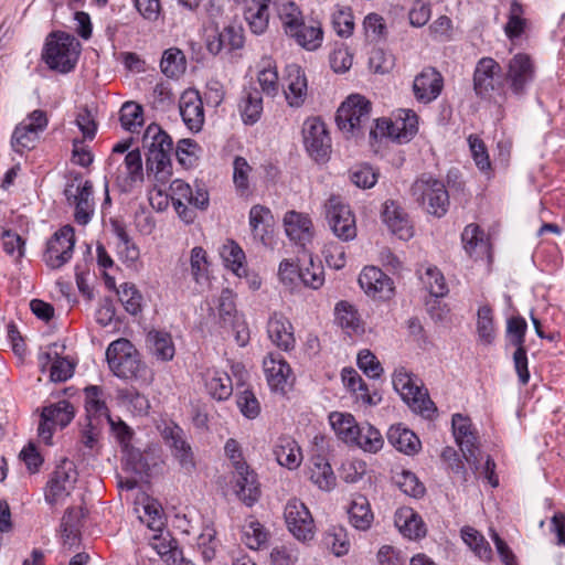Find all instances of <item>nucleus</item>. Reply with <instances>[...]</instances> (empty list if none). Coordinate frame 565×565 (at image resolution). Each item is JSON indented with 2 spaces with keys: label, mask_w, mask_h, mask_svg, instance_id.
<instances>
[{
  "label": "nucleus",
  "mask_w": 565,
  "mask_h": 565,
  "mask_svg": "<svg viewBox=\"0 0 565 565\" xmlns=\"http://www.w3.org/2000/svg\"><path fill=\"white\" fill-rule=\"evenodd\" d=\"M224 450L234 468L233 483L236 495L244 504L253 507L262 493L256 473L243 460L239 444L235 439H228Z\"/></svg>",
  "instance_id": "obj_1"
},
{
  "label": "nucleus",
  "mask_w": 565,
  "mask_h": 565,
  "mask_svg": "<svg viewBox=\"0 0 565 565\" xmlns=\"http://www.w3.org/2000/svg\"><path fill=\"white\" fill-rule=\"evenodd\" d=\"M79 42L65 32H54L46 39L42 57L46 65L60 73L71 72L78 60Z\"/></svg>",
  "instance_id": "obj_2"
},
{
  "label": "nucleus",
  "mask_w": 565,
  "mask_h": 565,
  "mask_svg": "<svg viewBox=\"0 0 565 565\" xmlns=\"http://www.w3.org/2000/svg\"><path fill=\"white\" fill-rule=\"evenodd\" d=\"M411 192L427 213L436 217H441L447 213L449 194L441 180L431 174H422L412 184Z\"/></svg>",
  "instance_id": "obj_3"
},
{
  "label": "nucleus",
  "mask_w": 565,
  "mask_h": 565,
  "mask_svg": "<svg viewBox=\"0 0 565 565\" xmlns=\"http://www.w3.org/2000/svg\"><path fill=\"white\" fill-rule=\"evenodd\" d=\"M109 369L120 379H137L145 374L146 365L132 343L127 339L113 341L106 350Z\"/></svg>",
  "instance_id": "obj_4"
},
{
  "label": "nucleus",
  "mask_w": 565,
  "mask_h": 565,
  "mask_svg": "<svg viewBox=\"0 0 565 565\" xmlns=\"http://www.w3.org/2000/svg\"><path fill=\"white\" fill-rule=\"evenodd\" d=\"M371 103L361 95L349 96L337 111L338 127L352 137L362 135L371 118Z\"/></svg>",
  "instance_id": "obj_5"
},
{
  "label": "nucleus",
  "mask_w": 565,
  "mask_h": 565,
  "mask_svg": "<svg viewBox=\"0 0 565 565\" xmlns=\"http://www.w3.org/2000/svg\"><path fill=\"white\" fill-rule=\"evenodd\" d=\"M324 206L326 217L333 234L344 242L355 238V217L350 206L335 195H332Z\"/></svg>",
  "instance_id": "obj_6"
},
{
  "label": "nucleus",
  "mask_w": 565,
  "mask_h": 565,
  "mask_svg": "<svg viewBox=\"0 0 565 565\" xmlns=\"http://www.w3.org/2000/svg\"><path fill=\"white\" fill-rule=\"evenodd\" d=\"M394 390L401 395L403 401L407 403L415 412L420 413L425 417L436 411L434 403L427 397L426 393L416 385L411 374L405 369L395 370L392 380Z\"/></svg>",
  "instance_id": "obj_7"
},
{
  "label": "nucleus",
  "mask_w": 565,
  "mask_h": 565,
  "mask_svg": "<svg viewBox=\"0 0 565 565\" xmlns=\"http://www.w3.org/2000/svg\"><path fill=\"white\" fill-rule=\"evenodd\" d=\"M75 417L74 406L66 399L43 407L39 425V437L47 445L51 444L56 427H66Z\"/></svg>",
  "instance_id": "obj_8"
},
{
  "label": "nucleus",
  "mask_w": 565,
  "mask_h": 565,
  "mask_svg": "<svg viewBox=\"0 0 565 565\" xmlns=\"http://www.w3.org/2000/svg\"><path fill=\"white\" fill-rule=\"evenodd\" d=\"M284 516L289 532L302 542L315 536V522L309 509L300 500L289 499L285 505Z\"/></svg>",
  "instance_id": "obj_9"
},
{
  "label": "nucleus",
  "mask_w": 565,
  "mask_h": 565,
  "mask_svg": "<svg viewBox=\"0 0 565 565\" xmlns=\"http://www.w3.org/2000/svg\"><path fill=\"white\" fill-rule=\"evenodd\" d=\"M303 143L311 158L324 161L331 151V138L324 122L317 117L309 118L302 127Z\"/></svg>",
  "instance_id": "obj_10"
},
{
  "label": "nucleus",
  "mask_w": 565,
  "mask_h": 565,
  "mask_svg": "<svg viewBox=\"0 0 565 565\" xmlns=\"http://www.w3.org/2000/svg\"><path fill=\"white\" fill-rule=\"evenodd\" d=\"M77 480V471L72 461L64 459L53 471L45 491V500L55 504L70 495Z\"/></svg>",
  "instance_id": "obj_11"
},
{
  "label": "nucleus",
  "mask_w": 565,
  "mask_h": 565,
  "mask_svg": "<svg viewBox=\"0 0 565 565\" xmlns=\"http://www.w3.org/2000/svg\"><path fill=\"white\" fill-rule=\"evenodd\" d=\"M75 245L74 231L71 226L60 228L50 238L44 253L45 264L52 268H61L73 255Z\"/></svg>",
  "instance_id": "obj_12"
},
{
  "label": "nucleus",
  "mask_w": 565,
  "mask_h": 565,
  "mask_svg": "<svg viewBox=\"0 0 565 565\" xmlns=\"http://www.w3.org/2000/svg\"><path fill=\"white\" fill-rule=\"evenodd\" d=\"M535 68L529 55L519 53L508 63L504 82L513 94L523 95L527 86L533 82Z\"/></svg>",
  "instance_id": "obj_13"
},
{
  "label": "nucleus",
  "mask_w": 565,
  "mask_h": 565,
  "mask_svg": "<svg viewBox=\"0 0 565 565\" xmlns=\"http://www.w3.org/2000/svg\"><path fill=\"white\" fill-rule=\"evenodd\" d=\"M452 431L467 463L478 470V437L470 419L461 414L452 415Z\"/></svg>",
  "instance_id": "obj_14"
},
{
  "label": "nucleus",
  "mask_w": 565,
  "mask_h": 565,
  "mask_svg": "<svg viewBox=\"0 0 565 565\" xmlns=\"http://www.w3.org/2000/svg\"><path fill=\"white\" fill-rule=\"evenodd\" d=\"M161 434L180 466L184 470L191 471L194 468V458L185 431L179 425L170 423L164 426Z\"/></svg>",
  "instance_id": "obj_15"
},
{
  "label": "nucleus",
  "mask_w": 565,
  "mask_h": 565,
  "mask_svg": "<svg viewBox=\"0 0 565 565\" xmlns=\"http://www.w3.org/2000/svg\"><path fill=\"white\" fill-rule=\"evenodd\" d=\"M359 284L364 292L374 299L387 300L394 292L392 279L374 266L365 267L361 271Z\"/></svg>",
  "instance_id": "obj_16"
},
{
  "label": "nucleus",
  "mask_w": 565,
  "mask_h": 565,
  "mask_svg": "<svg viewBox=\"0 0 565 565\" xmlns=\"http://www.w3.org/2000/svg\"><path fill=\"white\" fill-rule=\"evenodd\" d=\"M284 94L290 107L298 108L303 105L308 95V83L303 70L297 64H289L285 68Z\"/></svg>",
  "instance_id": "obj_17"
},
{
  "label": "nucleus",
  "mask_w": 565,
  "mask_h": 565,
  "mask_svg": "<svg viewBox=\"0 0 565 565\" xmlns=\"http://www.w3.org/2000/svg\"><path fill=\"white\" fill-rule=\"evenodd\" d=\"M243 44V29L232 24L224 26L222 30L215 29L206 39V49L213 55L222 52L231 53L234 50L241 49Z\"/></svg>",
  "instance_id": "obj_18"
},
{
  "label": "nucleus",
  "mask_w": 565,
  "mask_h": 565,
  "mask_svg": "<svg viewBox=\"0 0 565 565\" xmlns=\"http://www.w3.org/2000/svg\"><path fill=\"white\" fill-rule=\"evenodd\" d=\"M500 65L491 57L481 58L475 70L473 87L479 96H488L500 87Z\"/></svg>",
  "instance_id": "obj_19"
},
{
  "label": "nucleus",
  "mask_w": 565,
  "mask_h": 565,
  "mask_svg": "<svg viewBox=\"0 0 565 565\" xmlns=\"http://www.w3.org/2000/svg\"><path fill=\"white\" fill-rule=\"evenodd\" d=\"M381 216L388 230L399 239L408 241L413 237L414 228L408 215L395 201L384 202Z\"/></svg>",
  "instance_id": "obj_20"
},
{
  "label": "nucleus",
  "mask_w": 565,
  "mask_h": 565,
  "mask_svg": "<svg viewBox=\"0 0 565 565\" xmlns=\"http://www.w3.org/2000/svg\"><path fill=\"white\" fill-rule=\"evenodd\" d=\"M443 88V77L433 67L424 68L414 79L413 92L415 98L423 104L435 100Z\"/></svg>",
  "instance_id": "obj_21"
},
{
  "label": "nucleus",
  "mask_w": 565,
  "mask_h": 565,
  "mask_svg": "<svg viewBox=\"0 0 565 565\" xmlns=\"http://www.w3.org/2000/svg\"><path fill=\"white\" fill-rule=\"evenodd\" d=\"M180 115L192 131H200L204 124L203 103L198 90H185L179 102Z\"/></svg>",
  "instance_id": "obj_22"
},
{
  "label": "nucleus",
  "mask_w": 565,
  "mask_h": 565,
  "mask_svg": "<svg viewBox=\"0 0 565 565\" xmlns=\"http://www.w3.org/2000/svg\"><path fill=\"white\" fill-rule=\"evenodd\" d=\"M171 152L166 150H150L146 153V169L148 175H153L157 181L158 193L162 194L172 175Z\"/></svg>",
  "instance_id": "obj_23"
},
{
  "label": "nucleus",
  "mask_w": 565,
  "mask_h": 565,
  "mask_svg": "<svg viewBox=\"0 0 565 565\" xmlns=\"http://www.w3.org/2000/svg\"><path fill=\"white\" fill-rule=\"evenodd\" d=\"M266 380L274 392L284 393L291 377V369L280 354H268L263 361Z\"/></svg>",
  "instance_id": "obj_24"
},
{
  "label": "nucleus",
  "mask_w": 565,
  "mask_h": 565,
  "mask_svg": "<svg viewBox=\"0 0 565 565\" xmlns=\"http://www.w3.org/2000/svg\"><path fill=\"white\" fill-rule=\"evenodd\" d=\"M167 194L170 195L172 205H174V203H188L201 210H205L209 205V193L205 189L196 188V190L193 191L190 184L180 179L170 183Z\"/></svg>",
  "instance_id": "obj_25"
},
{
  "label": "nucleus",
  "mask_w": 565,
  "mask_h": 565,
  "mask_svg": "<svg viewBox=\"0 0 565 565\" xmlns=\"http://www.w3.org/2000/svg\"><path fill=\"white\" fill-rule=\"evenodd\" d=\"M284 225L288 237L298 245L306 247L312 241V221L308 215L289 211L284 217Z\"/></svg>",
  "instance_id": "obj_26"
},
{
  "label": "nucleus",
  "mask_w": 565,
  "mask_h": 565,
  "mask_svg": "<svg viewBox=\"0 0 565 565\" xmlns=\"http://www.w3.org/2000/svg\"><path fill=\"white\" fill-rule=\"evenodd\" d=\"M466 253L476 259L490 257V244L484 233L477 224H468L461 234Z\"/></svg>",
  "instance_id": "obj_27"
},
{
  "label": "nucleus",
  "mask_w": 565,
  "mask_h": 565,
  "mask_svg": "<svg viewBox=\"0 0 565 565\" xmlns=\"http://www.w3.org/2000/svg\"><path fill=\"white\" fill-rule=\"evenodd\" d=\"M387 440L396 450L406 455H415L422 447L419 438L401 424L390 427Z\"/></svg>",
  "instance_id": "obj_28"
},
{
  "label": "nucleus",
  "mask_w": 565,
  "mask_h": 565,
  "mask_svg": "<svg viewBox=\"0 0 565 565\" xmlns=\"http://www.w3.org/2000/svg\"><path fill=\"white\" fill-rule=\"evenodd\" d=\"M291 323L281 315L274 313L267 324V333L273 343L284 350L294 348L295 338Z\"/></svg>",
  "instance_id": "obj_29"
},
{
  "label": "nucleus",
  "mask_w": 565,
  "mask_h": 565,
  "mask_svg": "<svg viewBox=\"0 0 565 565\" xmlns=\"http://www.w3.org/2000/svg\"><path fill=\"white\" fill-rule=\"evenodd\" d=\"M287 35L292 38L298 45L308 51L318 49L323 39L322 29L320 23L317 21H310L308 24L302 22L295 28L294 32H289Z\"/></svg>",
  "instance_id": "obj_30"
},
{
  "label": "nucleus",
  "mask_w": 565,
  "mask_h": 565,
  "mask_svg": "<svg viewBox=\"0 0 565 565\" xmlns=\"http://www.w3.org/2000/svg\"><path fill=\"white\" fill-rule=\"evenodd\" d=\"M309 478L320 490L330 491L335 487L334 472L328 460L321 456L311 458Z\"/></svg>",
  "instance_id": "obj_31"
},
{
  "label": "nucleus",
  "mask_w": 565,
  "mask_h": 565,
  "mask_svg": "<svg viewBox=\"0 0 565 565\" xmlns=\"http://www.w3.org/2000/svg\"><path fill=\"white\" fill-rule=\"evenodd\" d=\"M274 455L280 466L290 470L298 468L302 460L298 444L290 437H281L277 440Z\"/></svg>",
  "instance_id": "obj_32"
},
{
  "label": "nucleus",
  "mask_w": 565,
  "mask_h": 565,
  "mask_svg": "<svg viewBox=\"0 0 565 565\" xmlns=\"http://www.w3.org/2000/svg\"><path fill=\"white\" fill-rule=\"evenodd\" d=\"M146 344L150 353L160 361L173 359L175 349L170 333L159 330H151L146 338Z\"/></svg>",
  "instance_id": "obj_33"
},
{
  "label": "nucleus",
  "mask_w": 565,
  "mask_h": 565,
  "mask_svg": "<svg viewBox=\"0 0 565 565\" xmlns=\"http://www.w3.org/2000/svg\"><path fill=\"white\" fill-rule=\"evenodd\" d=\"M85 408L88 422H90V419H93L94 423L97 420L100 424H103L104 420L110 422V415L106 403L103 399V391L100 387L87 386L85 388Z\"/></svg>",
  "instance_id": "obj_34"
},
{
  "label": "nucleus",
  "mask_w": 565,
  "mask_h": 565,
  "mask_svg": "<svg viewBox=\"0 0 565 565\" xmlns=\"http://www.w3.org/2000/svg\"><path fill=\"white\" fill-rule=\"evenodd\" d=\"M399 532L409 540H418L426 535V526L422 518L412 509L401 510L395 520Z\"/></svg>",
  "instance_id": "obj_35"
},
{
  "label": "nucleus",
  "mask_w": 565,
  "mask_h": 565,
  "mask_svg": "<svg viewBox=\"0 0 565 565\" xmlns=\"http://www.w3.org/2000/svg\"><path fill=\"white\" fill-rule=\"evenodd\" d=\"M329 422L337 436L345 444H351L359 435V425L353 415L349 413L333 412L329 415Z\"/></svg>",
  "instance_id": "obj_36"
},
{
  "label": "nucleus",
  "mask_w": 565,
  "mask_h": 565,
  "mask_svg": "<svg viewBox=\"0 0 565 565\" xmlns=\"http://www.w3.org/2000/svg\"><path fill=\"white\" fill-rule=\"evenodd\" d=\"M273 215L268 207L254 205L249 211V226L255 239L266 244V236L270 232Z\"/></svg>",
  "instance_id": "obj_37"
},
{
  "label": "nucleus",
  "mask_w": 565,
  "mask_h": 565,
  "mask_svg": "<svg viewBox=\"0 0 565 565\" xmlns=\"http://www.w3.org/2000/svg\"><path fill=\"white\" fill-rule=\"evenodd\" d=\"M205 387L207 393L217 401L227 399L233 393L232 380L227 373L212 370L206 373Z\"/></svg>",
  "instance_id": "obj_38"
},
{
  "label": "nucleus",
  "mask_w": 565,
  "mask_h": 565,
  "mask_svg": "<svg viewBox=\"0 0 565 565\" xmlns=\"http://www.w3.org/2000/svg\"><path fill=\"white\" fill-rule=\"evenodd\" d=\"M239 111L242 120L246 125H254L259 120L263 113V98L256 88L244 92Z\"/></svg>",
  "instance_id": "obj_39"
},
{
  "label": "nucleus",
  "mask_w": 565,
  "mask_h": 565,
  "mask_svg": "<svg viewBox=\"0 0 565 565\" xmlns=\"http://www.w3.org/2000/svg\"><path fill=\"white\" fill-rule=\"evenodd\" d=\"M78 195H74L75 221L81 225H86L94 212L93 209V185L89 181H85L82 185H77Z\"/></svg>",
  "instance_id": "obj_40"
},
{
  "label": "nucleus",
  "mask_w": 565,
  "mask_h": 565,
  "mask_svg": "<svg viewBox=\"0 0 565 565\" xmlns=\"http://www.w3.org/2000/svg\"><path fill=\"white\" fill-rule=\"evenodd\" d=\"M348 513L351 524L356 530L365 531L373 522L370 503L363 495H358L352 500Z\"/></svg>",
  "instance_id": "obj_41"
},
{
  "label": "nucleus",
  "mask_w": 565,
  "mask_h": 565,
  "mask_svg": "<svg viewBox=\"0 0 565 565\" xmlns=\"http://www.w3.org/2000/svg\"><path fill=\"white\" fill-rule=\"evenodd\" d=\"M418 117L411 109H399L394 120L396 141L406 142L411 140L418 130Z\"/></svg>",
  "instance_id": "obj_42"
},
{
  "label": "nucleus",
  "mask_w": 565,
  "mask_h": 565,
  "mask_svg": "<svg viewBox=\"0 0 565 565\" xmlns=\"http://www.w3.org/2000/svg\"><path fill=\"white\" fill-rule=\"evenodd\" d=\"M351 445H356L366 452L375 454L383 448L384 439L379 429L364 423L359 427V435Z\"/></svg>",
  "instance_id": "obj_43"
},
{
  "label": "nucleus",
  "mask_w": 565,
  "mask_h": 565,
  "mask_svg": "<svg viewBox=\"0 0 565 565\" xmlns=\"http://www.w3.org/2000/svg\"><path fill=\"white\" fill-rule=\"evenodd\" d=\"M142 147L147 152H150V150L172 151L173 142L171 137L159 125L151 124L142 136Z\"/></svg>",
  "instance_id": "obj_44"
},
{
  "label": "nucleus",
  "mask_w": 565,
  "mask_h": 565,
  "mask_svg": "<svg viewBox=\"0 0 565 565\" xmlns=\"http://www.w3.org/2000/svg\"><path fill=\"white\" fill-rule=\"evenodd\" d=\"M244 15L253 33L262 34L268 28L269 8L267 3H248Z\"/></svg>",
  "instance_id": "obj_45"
},
{
  "label": "nucleus",
  "mask_w": 565,
  "mask_h": 565,
  "mask_svg": "<svg viewBox=\"0 0 565 565\" xmlns=\"http://www.w3.org/2000/svg\"><path fill=\"white\" fill-rule=\"evenodd\" d=\"M220 255L227 268L237 276L245 273V253L234 241H227L221 248Z\"/></svg>",
  "instance_id": "obj_46"
},
{
  "label": "nucleus",
  "mask_w": 565,
  "mask_h": 565,
  "mask_svg": "<svg viewBox=\"0 0 565 565\" xmlns=\"http://www.w3.org/2000/svg\"><path fill=\"white\" fill-rule=\"evenodd\" d=\"M119 120L124 129L137 132L143 124L142 107L135 102H126L120 108Z\"/></svg>",
  "instance_id": "obj_47"
},
{
  "label": "nucleus",
  "mask_w": 565,
  "mask_h": 565,
  "mask_svg": "<svg viewBox=\"0 0 565 565\" xmlns=\"http://www.w3.org/2000/svg\"><path fill=\"white\" fill-rule=\"evenodd\" d=\"M523 14L522 4L513 0L510 4L508 22L504 26V32L511 41L518 39L525 29L526 20L523 18Z\"/></svg>",
  "instance_id": "obj_48"
},
{
  "label": "nucleus",
  "mask_w": 565,
  "mask_h": 565,
  "mask_svg": "<svg viewBox=\"0 0 565 565\" xmlns=\"http://www.w3.org/2000/svg\"><path fill=\"white\" fill-rule=\"evenodd\" d=\"M189 265L190 274L196 284H202L207 280V255L201 246H195L191 249Z\"/></svg>",
  "instance_id": "obj_49"
},
{
  "label": "nucleus",
  "mask_w": 565,
  "mask_h": 565,
  "mask_svg": "<svg viewBox=\"0 0 565 565\" xmlns=\"http://www.w3.org/2000/svg\"><path fill=\"white\" fill-rule=\"evenodd\" d=\"M277 12L286 34L294 32L298 24L305 22L301 10L294 1L281 2Z\"/></svg>",
  "instance_id": "obj_50"
},
{
  "label": "nucleus",
  "mask_w": 565,
  "mask_h": 565,
  "mask_svg": "<svg viewBox=\"0 0 565 565\" xmlns=\"http://www.w3.org/2000/svg\"><path fill=\"white\" fill-rule=\"evenodd\" d=\"M160 67L162 73L168 77H178L184 68V54L181 50L171 47L164 51Z\"/></svg>",
  "instance_id": "obj_51"
},
{
  "label": "nucleus",
  "mask_w": 565,
  "mask_h": 565,
  "mask_svg": "<svg viewBox=\"0 0 565 565\" xmlns=\"http://www.w3.org/2000/svg\"><path fill=\"white\" fill-rule=\"evenodd\" d=\"M114 232L118 239L117 248L121 258H124L126 262L135 263L140 255L139 248L131 241L125 227L119 223L114 224Z\"/></svg>",
  "instance_id": "obj_52"
},
{
  "label": "nucleus",
  "mask_w": 565,
  "mask_h": 565,
  "mask_svg": "<svg viewBox=\"0 0 565 565\" xmlns=\"http://www.w3.org/2000/svg\"><path fill=\"white\" fill-rule=\"evenodd\" d=\"M463 542L478 555L481 559H490L491 548L484 537L473 527L465 526L461 530Z\"/></svg>",
  "instance_id": "obj_53"
},
{
  "label": "nucleus",
  "mask_w": 565,
  "mask_h": 565,
  "mask_svg": "<svg viewBox=\"0 0 565 565\" xmlns=\"http://www.w3.org/2000/svg\"><path fill=\"white\" fill-rule=\"evenodd\" d=\"M119 300L130 315H137L141 311L142 295L134 284L125 282L118 289Z\"/></svg>",
  "instance_id": "obj_54"
},
{
  "label": "nucleus",
  "mask_w": 565,
  "mask_h": 565,
  "mask_svg": "<svg viewBox=\"0 0 565 565\" xmlns=\"http://www.w3.org/2000/svg\"><path fill=\"white\" fill-rule=\"evenodd\" d=\"M477 331L479 340L484 344H491L495 337V330L492 319V310L488 306H482L478 310Z\"/></svg>",
  "instance_id": "obj_55"
},
{
  "label": "nucleus",
  "mask_w": 565,
  "mask_h": 565,
  "mask_svg": "<svg viewBox=\"0 0 565 565\" xmlns=\"http://www.w3.org/2000/svg\"><path fill=\"white\" fill-rule=\"evenodd\" d=\"M220 541L216 539V531L213 526H205L198 536V547L205 562H211L216 556Z\"/></svg>",
  "instance_id": "obj_56"
},
{
  "label": "nucleus",
  "mask_w": 565,
  "mask_h": 565,
  "mask_svg": "<svg viewBox=\"0 0 565 565\" xmlns=\"http://www.w3.org/2000/svg\"><path fill=\"white\" fill-rule=\"evenodd\" d=\"M300 281L309 288L319 289L324 282V271L320 263H315L309 255L308 266L300 267Z\"/></svg>",
  "instance_id": "obj_57"
},
{
  "label": "nucleus",
  "mask_w": 565,
  "mask_h": 565,
  "mask_svg": "<svg viewBox=\"0 0 565 565\" xmlns=\"http://www.w3.org/2000/svg\"><path fill=\"white\" fill-rule=\"evenodd\" d=\"M337 323L347 330L356 331L360 328V319L355 308L347 301H340L334 309Z\"/></svg>",
  "instance_id": "obj_58"
},
{
  "label": "nucleus",
  "mask_w": 565,
  "mask_h": 565,
  "mask_svg": "<svg viewBox=\"0 0 565 565\" xmlns=\"http://www.w3.org/2000/svg\"><path fill=\"white\" fill-rule=\"evenodd\" d=\"M38 138L35 129L19 124L12 134L11 146L15 152H22L24 149H32Z\"/></svg>",
  "instance_id": "obj_59"
},
{
  "label": "nucleus",
  "mask_w": 565,
  "mask_h": 565,
  "mask_svg": "<svg viewBox=\"0 0 565 565\" xmlns=\"http://www.w3.org/2000/svg\"><path fill=\"white\" fill-rule=\"evenodd\" d=\"M252 167L243 157H236L233 161V181L237 191L245 194L249 191V177Z\"/></svg>",
  "instance_id": "obj_60"
},
{
  "label": "nucleus",
  "mask_w": 565,
  "mask_h": 565,
  "mask_svg": "<svg viewBox=\"0 0 565 565\" xmlns=\"http://www.w3.org/2000/svg\"><path fill=\"white\" fill-rule=\"evenodd\" d=\"M271 565H295L299 559V550L295 544H280L270 552Z\"/></svg>",
  "instance_id": "obj_61"
},
{
  "label": "nucleus",
  "mask_w": 565,
  "mask_h": 565,
  "mask_svg": "<svg viewBox=\"0 0 565 565\" xmlns=\"http://www.w3.org/2000/svg\"><path fill=\"white\" fill-rule=\"evenodd\" d=\"M217 311L220 320L225 326L238 319L234 295L230 289L222 290L218 297Z\"/></svg>",
  "instance_id": "obj_62"
},
{
  "label": "nucleus",
  "mask_w": 565,
  "mask_h": 565,
  "mask_svg": "<svg viewBox=\"0 0 565 565\" xmlns=\"http://www.w3.org/2000/svg\"><path fill=\"white\" fill-rule=\"evenodd\" d=\"M258 83L262 90L268 96H275L279 90L278 73L276 66H273L269 61L258 72Z\"/></svg>",
  "instance_id": "obj_63"
},
{
  "label": "nucleus",
  "mask_w": 565,
  "mask_h": 565,
  "mask_svg": "<svg viewBox=\"0 0 565 565\" xmlns=\"http://www.w3.org/2000/svg\"><path fill=\"white\" fill-rule=\"evenodd\" d=\"M326 544L330 547L334 555L342 556L349 552L350 541L343 527H333L327 533Z\"/></svg>",
  "instance_id": "obj_64"
}]
</instances>
